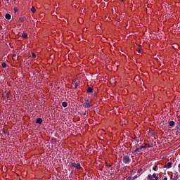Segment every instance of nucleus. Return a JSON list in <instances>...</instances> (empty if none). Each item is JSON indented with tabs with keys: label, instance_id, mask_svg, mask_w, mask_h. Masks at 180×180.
I'll list each match as a JSON object with an SVG mask.
<instances>
[{
	"label": "nucleus",
	"instance_id": "obj_1",
	"mask_svg": "<svg viewBox=\"0 0 180 180\" xmlns=\"http://www.w3.org/2000/svg\"><path fill=\"white\" fill-rule=\"evenodd\" d=\"M69 166L70 168H75V169H82V167H81V164L76 163L75 160H73L69 163Z\"/></svg>",
	"mask_w": 180,
	"mask_h": 180
},
{
	"label": "nucleus",
	"instance_id": "obj_2",
	"mask_svg": "<svg viewBox=\"0 0 180 180\" xmlns=\"http://www.w3.org/2000/svg\"><path fill=\"white\" fill-rule=\"evenodd\" d=\"M123 162L124 164H130L131 162V159L128 155H124L123 157Z\"/></svg>",
	"mask_w": 180,
	"mask_h": 180
},
{
	"label": "nucleus",
	"instance_id": "obj_3",
	"mask_svg": "<svg viewBox=\"0 0 180 180\" xmlns=\"http://www.w3.org/2000/svg\"><path fill=\"white\" fill-rule=\"evenodd\" d=\"M84 106L86 109H89V108H92V105H91V101H89V99L85 100V103H84Z\"/></svg>",
	"mask_w": 180,
	"mask_h": 180
},
{
	"label": "nucleus",
	"instance_id": "obj_4",
	"mask_svg": "<svg viewBox=\"0 0 180 180\" xmlns=\"http://www.w3.org/2000/svg\"><path fill=\"white\" fill-rule=\"evenodd\" d=\"M143 148H146V146H141L139 148H136L134 150V153H136V154H137V153H140L141 150H143Z\"/></svg>",
	"mask_w": 180,
	"mask_h": 180
},
{
	"label": "nucleus",
	"instance_id": "obj_5",
	"mask_svg": "<svg viewBox=\"0 0 180 180\" xmlns=\"http://www.w3.org/2000/svg\"><path fill=\"white\" fill-rule=\"evenodd\" d=\"M36 123H37L38 124H41V123H43V119L40 117L37 118L36 120Z\"/></svg>",
	"mask_w": 180,
	"mask_h": 180
},
{
	"label": "nucleus",
	"instance_id": "obj_6",
	"mask_svg": "<svg viewBox=\"0 0 180 180\" xmlns=\"http://www.w3.org/2000/svg\"><path fill=\"white\" fill-rule=\"evenodd\" d=\"M172 167V162H169L167 164L165 165V168L169 169Z\"/></svg>",
	"mask_w": 180,
	"mask_h": 180
},
{
	"label": "nucleus",
	"instance_id": "obj_7",
	"mask_svg": "<svg viewBox=\"0 0 180 180\" xmlns=\"http://www.w3.org/2000/svg\"><path fill=\"white\" fill-rule=\"evenodd\" d=\"M92 92H94V89H92L91 87H88L86 93L87 94H92Z\"/></svg>",
	"mask_w": 180,
	"mask_h": 180
},
{
	"label": "nucleus",
	"instance_id": "obj_8",
	"mask_svg": "<svg viewBox=\"0 0 180 180\" xmlns=\"http://www.w3.org/2000/svg\"><path fill=\"white\" fill-rule=\"evenodd\" d=\"M5 18H6V19H7L8 20H10V19L12 18V16L11 15V14L7 13V14H6Z\"/></svg>",
	"mask_w": 180,
	"mask_h": 180
},
{
	"label": "nucleus",
	"instance_id": "obj_9",
	"mask_svg": "<svg viewBox=\"0 0 180 180\" xmlns=\"http://www.w3.org/2000/svg\"><path fill=\"white\" fill-rule=\"evenodd\" d=\"M51 142L52 143V144H54L55 143H57V139L56 138H52L51 139Z\"/></svg>",
	"mask_w": 180,
	"mask_h": 180
},
{
	"label": "nucleus",
	"instance_id": "obj_10",
	"mask_svg": "<svg viewBox=\"0 0 180 180\" xmlns=\"http://www.w3.org/2000/svg\"><path fill=\"white\" fill-rule=\"evenodd\" d=\"M22 37L23 39H27V34L23 32V33L22 34Z\"/></svg>",
	"mask_w": 180,
	"mask_h": 180
},
{
	"label": "nucleus",
	"instance_id": "obj_11",
	"mask_svg": "<svg viewBox=\"0 0 180 180\" xmlns=\"http://www.w3.org/2000/svg\"><path fill=\"white\" fill-rule=\"evenodd\" d=\"M62 106L63 108H67V106H68V104L67 103V102H63L62 103Z\"/></svg>",
	"mask_w": 180,
	"mask_h": 180
},
{
	"label": "nucleus",
	"instance_id": "obj_12",
	"mask_svg": "<svg viewBox=\"0 0 180 180\" xmlns=\"http://www.w3.org/2000/svg\"><path fill=\"white\" fill-rule=\"evenodd\" d=\"M10 96H11V92L8 91L6 94V98H7V99H9Z\"/></svg>",
	"mask_w": 180,
	"mask_h": 180
},
{
	"label": "nucleus",
	"instance_id": "obj_13",
	"mask_svg": "<svg viewBox=\"0 0 180 180\" xmlns=\"http://www.w3.org/2000/svg\"><path fill=\"white\" fill-rule=\"evenodd\" d=\"M152 137H154L155 139H158V135L156 134L152 133Z\"/></svg>",
	"mask_w": 180,
	"mask_h": 180
},
{
	"label": "nucleus",
	"instance_id": "obj_14",
	"mask_svg": "<svg viewBox=\"0 0 180 180\" xmlns=\"http://www.w3.org/2000/svg\"><path fill=\"white\" fill-rule=\"evenodd\" d=\"M169 126H174L175 125V122H174V121H170L169 122Z\"/></svg>",
	"mask_w": 180,
	"mask_h": 180
},
{
	"label": "nucleus",
	"instance_id": "obj_15",
	"mask_svg": "<svg viewBox=\"0 0 180 180\" xmlns=\"http://www.w3.org/2000/svg\"><path fill=\"white\" fill-rule=\"evenodd\" d=\"M31 12H32L33 13H34V12H36V8H34V6H32L31 8Z\"/></svg>",
	"mask_w": 180,
	"mask_h": 180
},
{
	"label": "nucleus",
	"instance_id": "obj_16",
	"mask_svg": "<svg viewBox=\"0 0 180 180\" xmlns=\"http://www.w3.org/2000/svg\"><path fill=\"white\" fill-rule=\"evenodd\" d=\"M152 178H155V180H158V177L157 176V175L155 174H153L152 175Z\"/></svg>",
	"mask_w": 180,
	"mask_h": 180
},
{
	"label": "nucleus",
	"instance_id": "obj_17",
	"mask_svg": "<svg viewBox=\"0 0 180 180\" xmlns=\"http://www.w3.org/2000/svg\"><path fill=\"white\" fill-rule=\"evenodd\" d=\"M151 179H153V175L148 174V180H151Z\"/></svg>",
	"mask_w": 180,
	"mask_h": 180
},
{
	"label": "nucleus",
	"instance_id": "obj_18",
	"mask_svg": "<svg viewBox=\"0 0 180 180\" xmlns=\"http://www.w3.org/2000/svg\"><path fill=\"white\" fill-rule=\"evenodd\" d=\"M74 85H75L74 89H77V88H78V86H79L78 83H77V82H75V83L74 84Z\"/></svg>",
	"mask_w": 180,
	"mask_h": 180
},
{
	"label": "nucleus",
	"instance_id": "obj_19",
	"mask_svg": "<svg viewBox=\"0 0 180 180\" xmlns=\"http://www.w3.org/2000/svg\"><path fill=\"white\" fill-rule=\"evenodd\" d=\"M1 67H2L3 68H6V63H3L1 64Z\"/></svg>",
	"mask_w": 180,
	"mask_h": 180
},
{
	"label": "nucleus",
	"instance_id": "obj_20",
	"mask_svg": "<svg viewBox=\"0 0 180 180\" xmlns=\"http://www.w3.org/2000/svg\"><path fill=\"white\" fill-rule=\"evenodd\" d=\"M157 168H158V165H155V166L153 167V171H157Z\"/></svg>",
	"mask_w": 180,
	"mask_h": 180
},
{
	"label": "nucleus",
	"instance_id": "obj_21",
	"mask_svg": "<svg viewBox=\"0 0 180 180\" xmlns=\"http://www.w3.org/2000/svg\"><path fill=\"white\" fill-rule=\"evenodd\" d=\"M32 56L33 57V58H36V54L34 53H32Z\"/></svg>",
	"mask_w": 180,
	"mask_h": 180
},
{
	"label": "nucleus",
	"instance_id": "obj_22",
	"mask_svg": "<svg viewBox=\"0 0 180 180\" xmlns=\"http://www.w3.org/2000/svg\"><path fill=\"white\" fill-rule=\"evenodd\" d=\"M143 171V169H139L137 172L138 174H140V172H141Z\"/></svg>",
	"mask_w": 180,
	"mask_h": 180
},
{
	"label": "nucleus",
	"instance_id": "obj_23",
	"mask_svg": "<svg viewBox=\"0 0 180 180\" xmlns=\"http://www.w3.org/2000/svg\"><path fill=\"white\" fill-rule=\"evenodd\" d=\"M86 111H85L84 113H83V116H86Z\"/></svg>",
	"mask_w": 180,
	"mask_h": 180
},
{
	"label": "nucleus",
	"instance_id": "obj_24",
	"mask_svg": "<svg viewBox=\"0 0 180 180\" xmlns=\"http://www.w3.org/2000/svg\"><path fill=\"white\" fill-rule=\"evenodd\" d=\"M107 167H108V168H110V167H112V165H107Z\"/></svg>",
	"mask_w": 180,
	"mask_h": 180
},
{
	"label": "nucleus",
	"instance_id": "obj_25",
	"mask_svg": "<svg viewBox=\"0 0 180 180\" xmlns=\"http://www.w3.org/2000/svg\"><path fill=\"white\" fill-rule=\"evenodd\" d=\"M138 53H141V49H139Z\"/></svg>",
	"mask_w": 180,
	"mask_h": 180
},
{
	"label": "nucleus",
	"instance_id": "obj_26",
	"mask_svg": "<svg viewBox=\"0 0 180 180\" xmlns=\"http://www.w3.org/2000/svg\"><path fill=\"white\" fill-rule=\"evenodd\" d=\"M136 178H137V176H134L133 177V180L136 179Z\"/></svg>",
	"mask_w": 180,
	"mask_h": 180
},
{
	"label": "nucleus",
	"instance_id": "obj_27",
	"mask_svg": "<svg viewBox=\"0 0 180 180\" xmlns=\"http://www.w3.org/2000/svg\"><path fill=\"white\" fill-rule=\"evenodd\" d=\"M3 133H4V134H6V131H5V130H3Z\"/></svg>",
	"mask_w": 180,
	"mask_h": 180
},
{
	"label": "nucleus",
	"instance_id": "obj_28",
	"mask_svg": "<svg viewBox=\"0 0 180 180\" xmlns=\"http://www.w3.org/2000/svg\"><path fill=\"white\" fill-rule=\"evenodd\" d=\"M13 57H16V54H13Z\"/></svg>",
	"mask_w": 180,
	"mask_h": 180
},
{
	"label": "nucleus",
	"instance_id": "obj_29",
	"mask_svg": "<svg viewBox=\"0 0 180 180\" xmlns=\"http://www.w3.org/2000/svg\"><path fill=\"white\" fill-rule=\"evenodd\" d=\"M14 11H15V12H16V8H15V10H14Z\"/></svg>",
	"mask_w": 180,
	"mask_h": 180
},
{
	"label": "nucleus",
	"instance_id": "obj_30",
	"mask_svg": "<svg viewBox=\"0 0 180 180\" xmlns=\"http://www.w3.org/2000/svg\"><path fill=\"white\" fill-rule=\"evenodd\" d=\"M176 129H179V127H176Z\"/></svg>",
	"mask_w": 180,
	"mask_h": 180
},
{
	"label": "nucleus",
	"instance_id": "obj_31",
	"mask_svg": "<svg viewBox=\"0 0 180 180\" xmlns=\"http://www.w3.org/2000/svg\"><path fill=\"white\" fill-rule=\"evenodd\" d=\"M7 2L9 1V0H6Z\"/></svg>",
	"mask_w": 180,
	"mask_h": 180
},
{
	"label": "nucleus",
	"instance_id": "obj_32",
	"mask_svg": "<svg viewBox=\"0 0 180 180\" xmlns=\"http://www.w3.org/2000/svg\"><path fill=\"white\" fill-rule=\"evenodd\" d=\"M122 2L124 1V0H121Z\"/></svg>",
	"mask_w": 180,
	"mask_h": 180
},
{
	"label": "nucleus",
	"instance_id": "obj_33",
	"mask_svg": "<svg viewBox=\"0 0 180 180\" xmlns=\"http://www.w3.org/2000/svg\"><path fill=\"white\" fill-rule=\"evenodd\" d=\"M151 180H155V179H152Z\"/></svg>",
	"mask_w": 180,
	"mask_h": 180
}]
</instances>
